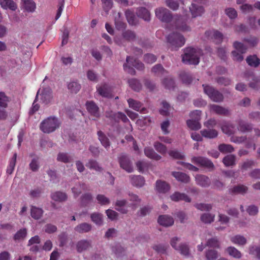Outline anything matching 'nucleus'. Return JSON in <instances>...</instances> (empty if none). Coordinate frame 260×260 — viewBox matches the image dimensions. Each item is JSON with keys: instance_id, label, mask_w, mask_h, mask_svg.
<instances>
[{"instance_id": "1", "label": "nucleus", "mask_w": 260, "mask_h": 260, "mask_svg": "<svg viewBox=\"0 0 260 260\" xmlns=\"http://www.w3.org/2000/svg\"><path fill=\"white\" fill-rule=\"evenodd\" d=\"M200 51L192 48H187L185 50L182 56V61L185 63L197 64L199 62Z\"/></svg>"}, {"instance_id": "2", "label": "nucleus", "mask_w": 260, "mask_h": 260, "mask_svg": "<svg viewBox=\"0 0 260 260\" xmlns=\"http://www.w3.org/2000/svg\"><path fill=\"white\" fill-rule=\"evenodd\" d=\"M59 125L57 119L49 117L44 120L41 124L40 128L44 133H50L54 131Z\"/></svg>"}, {"instance_id": "3", "label": "nucleus", "mask_w": 260, "mask_h": 260, "mask_svg": "<svg viewBox=\"0 0 260 260\" xmlns=\"http://www.w3.org/2000/svg\"><path fill=\"white\" fill-rule=\"evenodd\" d=\"M234 50L232 52V56L234 60L241 61L243 60V54L247 50V47L242 43L239 42H235L233 44Z\"/></svg>"}, {"instance_id": "4", "label": "nucleus", "mask_w": 260, "mask_h": 260, "mask_svg": "<svg viewBox=\"0 0 260 260\" xmlns=\"http://www.w3.org/2000/svg\"><path fill=\"white\" fill-rule=\"evenodd\" d=\"M201 112L196 110L190 113L191 119L187 121L188 127L193 130H198L201 128V124L199 122L200 119Z\"/></svg>"}, {"instance_id": "5", "label": "nucleus", "mask_w": 260, "mask_h": 260, "mask_svg": "<svg viewBox=\"0 0 260 260\" xmlns=\"http://www.w3.org/2000/svg\"><path fill=\"white\" fill-rule=\"evenodd\" d=\"M168 42L174 47H181L184 44L185 39L183 37L178 34L173 33L168 36L167 38Z\"/></svg>"}, {"instance_id": "6", "label": "nucleus", "mask_w": 260, "mask_h": 260, "mask_svg": "<svg viewBox=\"0 0 260 260\" xmlns=\"http://www.w3.org/2000/svg\"><path fill=\"white\" fill-rule=\"evenodd\" d=\"M52 99V92L49 88H40L38 90L36 96V99L41 100L45 104L49 103L51 102Z\"/></svg>"}, {"instance_id": "7", "label": "nucleus", "mask_w": 260, "mask_h": 260, "mask_svg": "<svg viewBox=\"0 0 260 260\" xmlns=\"http://www.w3.org/2000/svg\"><path fill=\"white\" fill-rule=\"evenodd\" d=\"M204 92L213 101L220 102L222 100V95L218 91H215L212 87L203 85Z\"/></svg>"}, {"instance_id": "8", "label": "nucleus", "mask_w": 260, "mask_h": 260, "mask_svg": "<svg viewBox=\"0 0 260 260\" xmlns=\"http://www.w3.org/2000/svg\"><path fill=\"white\" fill-rule=\"evenodd\" d=\"M156 17L162 21H168L171 17L170 12L166 8H159L155 10Z\"/></svg>"}, {"instance_id": "9", "label": "nucleus", "mask_w": 260, "mask_h": 260, "mask_svg": "<svg viewBox=\"0 0 260 260\" xmlns=\"http://www.w3.org/2000/svg\"><path fill=\"white\" fill-rule=\"evenodd\" d=\"M179 243V239L176 237L172 239L171 241V244L172 246L177 250H178L182 254L187 255L188 254V249L185 245L179 244L177 246V244Z\"/></svg>"}, {"instance_id": "10", "label": "nucleus", "mask_w": 260, "mask_h": 260, "mask_svg": "<svg viewBox=\"0 0 260 260\" xmlns=\"http://www.w3.org/2000/svg\"><path fill=\"white\" fill-rule=\"evenodd\" d=\"M21 7L28 12H33L36 9V3L33 0H21Z\"/></svg>"}, {"instance_id": "11", "label": "nucleus", "mask_w": 260, "mask_h": 260, "mask_svg": "<svg viewBox=\"0 0 260 260\" xmlns=\"http://www.w3.org/2000/svg\"><path fill=\"white\" fill-rule=\"evenodd\" d=\"M0 5L5 10H10L15 11L17 9L16 3L13 0H0Z\"/></svg>"}, {"instance_id": "12", "label": "nucleus", "mask_w": 260, "mask_h": 260, "mask_svg": "<svg viewBox=\"0 0 260 260\" xmlns=\"http://www.w3.org/2000/svg\"><path fill=\"white\" fill-rule=\"evenodd\" d=\"M190 11L193 17L201 16L204 11L202 6H199L195 3H193L191 5L190 7Z\"/></svg>"}, {"instance_id": "13", "label": "nucleus", "mask_w": 260, "mask_h": 260, "mask_svg": "<svg viewBox=\"0 0 260 260\" xmlns=\"http://www.w3.org/2000/svg\"><path fill=\"white\" fill-rule=\"evenodd\" d=\"M231 241L234 244L239 246H243L247 243V240L243 236L237 235L231 237Z\"/></svg>"}, {"instance_id": "14", "label": "nucleus", "mask_w": 260, "mask_h": 260, "mask_svg": "<svg viewBox=\"0 0 260 260\" xmlns=\"http://www.w3.org/2000/svg\"><path fill=\"white\" fill-rule=\"evenodd\" d=\"M120 167L127 172H131L133 170L132 164L126 156H122L120 158Z\"/></svg>"}, {"instance_id": "15", "label": "nucleus", "mask_w": 260, "mask_h": 260, "mask_svg": "<svg viewBox=\"0 0 260 260\" xmlns=\"http://www.w3.org/2000/svg\"><path fill=\"white\" fill-rule=\"evenodd\" d=\"M192 162L208 168H212L213 166V164L209 160L203 157H193Z\"/></svg>"}, {"instance_id": "16", "label": "nucleus", "mask_w": 260, "mask_h": 260, "mask_svg": "<svg viewBox=\"0 0 260 260\" xmlns=\"http://www.w3.org/2000/svg\"><path fill=\"white\" fill-rule=\"evenodd\" d=\"M131 66H133L140 70L142 69L143 68V64L141 62H139L136 59H134L131 57H128L126 58V63L124 66V68L126 70V68L127 67L130 68Z\"/></svg>"}, {"instance_id": "17", "label": "nucleus", "mask_w": 260, "mask_h": 260, "mask_svg": "<svg viewBox=\"0 0 260 260\" xmlns=\"http://www.w3.org/2000/svg\"><path fill=\"white\" fill-rule=\"evenodd\" d=\"M158 222L161 225L168 226L172 225L174 223V220L170 216L161 215L159 217Z\"/></svg>"}, {"instance_id": "18", "label": "nucleus", "mask_w": 260, "mask_h": 260, "mask_svg": "<svg viewBox=\"0 0 260 260\" xmlns=\"http://www.w3.org/2000/svg\"><path fill=\"white\" fill-rule=\"evenodd\" d=\"M225 251L231 256L235 258H240L242 257V253L237 248L233 246H230L228 247Z\"/></svg>"}, {"instance_id": "19", "label": "nucleus", "mask_w": 260, "mask_h": 260, "mask_svg": "<svg viewBox=\"0 0 260 260\" xmlns=\"http://www.w3.org/2000/svg\"><path fill=\"white\" fill-rule=\"evenodd\" d=\"M86 106L87 111L91 114L96 116H98L99 108L94 103L91 101L87 102L86 104Z\"/></svg>"}, {"instance_id": "20", "label": "nucleus", "mask_w": 260, "mask_h": 260, "mask_svg": "<svg viewBox=\"0 0 260 260\" xmlns=\"http://www.w3.org/2000/svg\"><path fill=\"white\" fill-rule=\"evenodd\" d=\"M172 175L179 181L187 183L189 181V177L186 174L179 172H174Z\"/></svg>"}, {"instance_id": "21", "label": "nucleus", "mask_w": 260, "mask_h": 260, "mask_svg": "<svg viewBox=\"0 0 260 260\" xmlns=\"http://www.w3.org/2000/svg\"><path fill=\"white\" fill-rule=\"evenodd\" d=\"M170 189L169 185L166 182L157 181L156 183V189L159 192H165Z\"/></svg>"}, {"instance_id": "22", "label": "nucleus", "mask_w": 260, "mask_h": 260, "mask_svg": "<svg viewBox=\"0 0 260 260\" xmlns=\"http://www.w3.org/2000/svg\"><path fill=\"white\" fill-rule=\"evenodd\" d=\"M144 152L145 155L151 159L158 160L161 158V156L156 153L152 148L147 147L145 149Z\"/></svg>"}, {"instance_id": "23", "label": "nucleus", "mask_w": 260, "mask_h": 260, "mask_svg": "<svg viewBox=\"0 0 260 260\" xmlns=\"http://www.w3.org/2000/svg\"><path fill=\"white\" fill-rule=\"evenodd\" d=\"M43 211L42 209L35 206L31 207L30 214L31 217L35 219H40L43 215Z\"/></svg>"}, {"instance_id": "24", "label": "nucleus", "mask_w": 260, "mask_h": 260, "mask_svg": "<svg viewBox=\"0 0 260 260\" xmlns=\"http://www.w3.org/2000/svg\"><path fill=\"white\" fill-rule=\"evenodd\" d=\"M51 198L56 202H62L67 200V196L63 192L57 191L51 194Z\"/></svg>"}, {"instance_id": "25", "label": "nucleus", "mask_w": 260, "mask_h": 260, "mask_svg": "<svg viewBox=\"0 0 260 260\" xmlns=\"http://www.w3.org/2000/svg\"><path fill=\"white\" fill-rule=\"evenodd\" d=\"M131 183L137 187H141L144 184L145 180L142 176H134L131 178Z\"/></svg>"}, {"instance_id": "26", "label": "nucleus", "mask_w": 260, "mask_h": 260, "mask_svg": "<svg viewBox=\"0 0 260 260\" xmlns=\"http://www.w3.org/2000/svg\"><path fill=\"white\" fill-rule=\"evenodd\" d=\"M171 198L173 201H178L180 200H184L186 202H190V199L185 194L176 192L171 196Z\"/></svg>"}, {"instance_id": "27", "label": "nucleus", "mask_w": 260, "mask_h": 260, "mask_svg": "<svg viewBox=\"0 0 260 260\" xmlns=\"http://www.w3.org/2000/svg\"><path fill=\"white\" fill-rule=\"evenodd\" d=\"M138 15L142 17L145 21H149L150 19V15L149 11L145 8H141L138 12Z\"/></svg>"}, {"instance_id": "28", "label": "nucleus", "mask_w": 260, "mask_h": 260, "mask_svg": "<svg viewBox=\"0 0 260 260\" xmlns=\"http://www.w3.org/2000/svg\"><path fill=\"white\" fill-rule=\"evenodd\" d=\"M246 61L249 66L253 67H256L259 64V60L255 55L248 56Z\"/></svg>"}, {"instance_id": "29", "label": "nucleus", "mask_w": 260, "mask_h": 260, "mask_svg": "<svg viewBox=\"0 0 260 260\" xmlns=\"http://www.w3.org/2000/svg\"><path fill=\"white\" fill-rule=\"evenodd\" d=\"M27 235V231L25 229H22L19 230L14 235V239L15 241H21L23 240Z\"/></svg>"}, {"instance_id": "30", "label": "nucleus", "mask_w": 260, "mask_h": 260, "mask_svg": "<svg viewBox=\"0 0 260 260\" xmlns=\"http://www.w3.org/2000/svg\"><path fill=\"white\" fill-rule=\"evenodd\" d=\"M203 136L207 138H214L217 136V132L214 129H205L201 131Z\"/></svg>"}, {"instance_id": "31", "label": "nucleus", "mask_w": 260, "mask_h": 260, "mask_svg": "<svg viewBox=\"0 0 260 260\" xmlns=\"http://www.w3.org/2000/svg\"><path fill=\"white\" fill-rule=\"evenodd\" d=\"M128 103L129 107L133 108L135 110H136L138 111L140 110L141 111H144L145 110V109H144V108H142V109H141V105L140 103H139L137 101H135L134 100L129 99L128 100Z\"/></svg>"}, {"instance_id": "32", "label": "nucleus", "mask_w": 260, "mask_h": 260, "mask_svg": "<svg viewBox=\"0 0 260 260\" xmlns=\"http://www.w3.org/2000/svg\"><path fill=\"white\" fill-rule=\"evenodd\" d=\"M98 91L101 95L108 97L110 96L111 89L107 85H104L103 86L98 87Z\"/></svg>"}, {"instance_id": "33", "label": "nucleus", "mask_w": 260, "mask_h": 260, "mask_svg": "<svg viewBox=\"0 0 260 260\" xmlns=\"http://www.w3.org/2000/svg\"><path fill=\"white\" fill-rule=\"evenodd\" d=\"M171 107L168 103L166 102H162L161 103V108L160 110V112L162 115H168L171 111Z\"/></svg>"}, {"instance_id": "34", "label": "nucleus", "mask_w": 260, "mask_h": 260, "mask_svg": "<svg viewBox=\"0 0 260 260\" xmlns=\"http://www.w3.org/2000/svg\"><path fill=\"white\" fill-rule=\"evenodd\" d=\"M68 87L71 92L77 93L80 89L81 86L77 82L72 81L68 84Z\"/></svg>"}, {"instance_id": "35", "label": "nucleus", "mask_w": 260, "mask_h": 260, "mask_svg": "<svg viewBox=\"0 0 260 260\" xmlns=\"http://www.w3.org/2000/svg\"><path fill=\"white\" fill-rule=\"evenodd\" d=\"M214 217V215L210 213H205L201 216V219L202 222L205 223H210L213 221Z\"/></svg>"}, {"instance_id": "36", "label": "nucleus", "mask_w": 260, "mask_h": 260, "mask_svg": "<svg viewBox=\"0 0 260 260\" xmlns=\"http://www.w3.org/2000/svg\"><path fill=\"white\" fill-rule=\"evenodd\" d=\"M196 180L199 184L203 186L207 185L209 182L208 178L202 175H197L196 177Z\"/></svg>"}, {"instance_id": "37", "label": "nucleus", "mask_w": 260, "mask_h": 260, "mask_svg": "<svg viewBox=\"0 0 260 260\" xmlns=\"http://www.w3.org/2000/svg\"><path fill=\"white\" fill-rule=\"evenodd\" d=\"M125 15L128 22L131 25H135L137 23L136 18L131 11H127Z\"/></svg>"}, {"instance_id": "38", "label": "nucleus", "mask_w": 260, "mask_h": 260, "mask_svg": "<svg viewBox=\"0 0 260 260\" xmlns=\"http://www.w3.org/2000/svg\"><path fill=\"white\" fill-rule=\"evenodd\" d=\"M151 122V119L149 117H142L139 118L136 122L137 124L143 127L145 125H149Z\"/></svg>"}, {"instance_id": "39", "label": "nucleus", "mask_w": 260, "mask_h": 260, "mask_svg": "<svg viewBox=\"0 0 260 260\" xmlns=\"http://www.w3.org/2000/svg\"><path fill=\"white\" fill-rule=\"evenodd\" d=\"M76 230L79 232H87L91 230V225L86 223H82L78 225Z\"/></svg>"}, {"instance_id": "40", "label": "nucleus", "mask_w": 260, "mask_h": 260, "mask_svg": "<svg viewBox=\"0 0 260 260\" xmlns=\"http://www.w3.org/2000/svg\"><path fill=\"white\" fill-rule=\"evenodd\" d=\"M91 218L93 222L98 225H101L103 222L102 215L99 213H93L91 215Z\"/></svg>"}, {"instance_id": "41", "label": "nucleus", "mask_w": 260, "mask_h": 260, "mask_svg": "<svg viewBox=\"0 0 260 260\" xmlns=\"http://www.w3.org/2000/svg\"><path fill=\"white\" fill-rule=\"evenodd\" d=\"M177 28L182 31H187L189 29V26L182 20H178L177 22Z\"/></svg>"}, {"instance_id": "42", "label": "nucleus", "mask_w": 260, "mask_h": 260, "mask_svg": "<svg viewBox=\"0 0 260 260\" xmlns=\"http://www.w3.org/2000/svg\"><path fill=\"white\" fill-rule=\"evenodd\" d=\"M16 154H15L14 155V157L10 161L9 165L7 170V173L11 174L13 172L16 164Z\"/></svg>"}, {"instance_id": "43", "label": "nucleus", "mask_w": 260, "mask_h": 260, "mask_svg": "<svg viewBox=\"0 0 260 260\" xmlns=\"http://www.w3.org/2000/svg\"><path fill=\"white\" fill-rule=\"evenodd\" d=\"M217 252L212 249H209L206 254V257L207 260H214L218 256Z\"/></svg>"}, {"instance_id": "44", "label": "nucleus", "mask_w": 260, "mask_h": 260, "mask_svg": "<svg viewBox=\"0 0 260 260\" xmlns=\"http://www.w3.org/2000/svg\"><path fill=\"white\" fill-rule=\"evenodd\" d=\"M154 147L158 152L161 154H165L167 152L166 146L159 142H155Z\"/></svg>"}, {"instance_id": "45", "label": "nucleus", "mask_w": 260, "mask_h": 260, "mask_svg": "<svg viewBox=\"0 0 260 260\" xmlns=\"http://www.w3.org/2000/svg\"><path fill=\"white\" fill-rule=\"evenodd\" d=\"M96 200L98 203L102 205H108L110 203L108 198L102 194H99L96 197Z\"/></svg>"}, {"instance_id": "46", "label": "nucleus", "mask_w": 260, "mask_h": 260, "mask_svg": "<svg viewBox=\"0 0 260 260\" xmlns=\"http://www.w3.org/2000/svg\"><path fill=\"white\" fill-rule=\"evenodd\" d=\"M225 13L231 19H235L237 17V13L233 8H230L225 9Z\"/></svg>"}, {"instance_id": "47", "label": "nucleus", "mask_w": 260, "mask_h": 260, "mask_svg": "<svg viewBox=\"0 0 260 260\" xmlns=\"http://www.w3.org/2000/svg\"><path fill=\"white\" fill-rule=\"evenodd\" d=\"M223 162L226 166H232L235 162V157L233 155H228L223 158Z\"/></svg>"}, {"instance_id": "48", "label": "nucleus", "mask_w": 260, "mask_h": 260, "mask_svg": "<svg viewBox=\"0 0 260 260\" xmlns=\"http://www.w3.org/2000/svg\"><path fill=\"white\" fill-rule=\"evenodd\" d=\"M98 135L99 140L101 142L103 145L106 148L109 146V142L107 138L105 136H104L101 132L98 133Z\"/></svg>"}, {"instance_id": "49", "label": "nucleus", "mask_w": 260, "mask_h": 260, "mask_svg": "<svg viewBox=\"0 0 260 260\" xmlns=\"http://www.w3.org/2000/svg\"><path fill=\"white\" fill-rule=\"evenodd\" d=\"M249 253L251 254L256 256L260 259V247L251 246L249 247Z\"/></svg>"}, {"instance_id": "50", "label": "nucleus", "mask_w": 260, "mask_h": 260, "mask_svg": "<svg viewBox=\"0 0 260 260\" xmlns=\"http://www.w3.org/2000/svg\"><path fill=\"white\" fill-rule=\"evenodd\" d=\"M219 149L224 153L231 152L233 150V148L230 145L222 144L219 146Z\"/></svg>"}, {"instance_id": "51", "label": "nucleus", "mask_w": 260, "mask_h": 260, "mask_svg": "<svg viewBox=\"0 0 260 260\" xmlns=\"http://www.w3.org/2000/svg\"><path fill=\"white\" fill-rule=\"evenodd\" d=\"M107 216L111 220H115L117 218L118 214L114 210L108 209L106 211Z\"/></svg>"}, {"instance_id": "52", "label": "nucleus", "mask_w": 260, "mask_h": 260, "mask_svg": "<svg viewBox=\"0 0 260 260\" xmlns=\"http://www.w3.org/2000/svg\"><path fill=\"white\" fill-rule=\"evenodd\" d=\"M170 123L169 120H165L161 124V129L162 132L165 134H168L169 133V128Z\"/></svg>"}, {"instance_id": "53", "label": "nucleus", "mask_w": 260, "mask_h": 260, "mask_svg": "<svg viewBox=\"0 0 260 260\" xmlns=\"http://www.w3.org/2000/svg\"><path fill=\"white\" fill-rule=\"evenodd\" d=\"M211 110L219 114H224L226 111L223 108L216 105H213L211 106Z\"/></svg>"}, {"instance_id": "54", "label": "nucleus", "mask_w": 260, "mask_h": 260, "mask_svg": "<svg viewBox=\"0 0 260 260\" xmlns=\"http://www.w3.org/2000/svg\"><path fill=\"white\" fill-rule=\"evenodd\" d=\"M126 205V201L124 200H118L115 203L117 210L121 211L122 213H125L126 211L122 210L121 208L124 207Z\"/></svg>"}, {"instance_id": "55", "label": "nucleus", "mask_w": 260, "mask_h": 260, "mask_svg": "<svg viewBox=\"0 0 260 260\" xmlns=\"http://www.w3.org/2000/svg\"><path fill=\"white\" fill-rule=\"evenodd\" d=\"M8 101V98L4 93H0V106L6 107Z\"/></svg>"}, {"instance_id": "56", "label": "nucleus", "mask_w": 260, "mask_h": 260, "mask_svg": "<svg viewBox=\"0 0 260 260\" xmlns=\"http://www.w3.org/2000/svg\"><path fill=\"white\" fill-rule=\"evenodd\" d=\"M196 208L202 211H206L210 210L212 207L209 204H198L196 205Z\"/></svg>"}, {"instance_id": "57", "label": "nucleus", "mask_w": 260, "mask_h": 260, "mask_svg": "<svg viewBox=\"0 0 260 260\" xmlns=\"http://www.w3.org/2000/svg\"><path fill=\"white\" fill-rule=\"evenodd\" d=\"M129 84L135 90H138L139 89L140 84L137 80L132 79L129 81Z\"/></svg>"}, {"instance_id": "58", "label": "nucleus", "mask_w": 260, "mask_h": 260, "mask_svg": "<svg viewBox=\"0 0 260 260\" xmlns=\"http://www.w3.org/2000/svg\"><path fill=\"white\" fill-rule=\"evenodd\" d=\"M167 5L173 10H176L178 7V4L174 0H166Z\"/></svg>"}, {"instance_id": "59", "label": "nucleus", "mask_w": 260, "mask_h": 260, "mask_svg": "<svg viewBox=\"0 0 260 260\" xmlns=\"http://www.w3.org/2000/svg\"><path fill=\"white\" fill-rule=\"evenodd\" d=\"M247 190V187L244 185H238L234 188V191L236 193H243Z\"/></svg>"}, {"instance_id": "60", "label": "nucleus", "mask_w": 260, "mask_h": 260, "mask_svg": "<svg viewBox=\"0 0 260 260\" xmlns=\"http://www.w3.org/2000/svg\"><path fill=\"white\" fill-rule=\"evenodd\" d=\"M212 37L218 43L221 41L222 38V34L218 31H214L212 32Z\"/></svg>"}, {"instance_id": "61", "label": "nucleus", "mask_w": 260, "mask_h": 260, "mask_svg": "<svg viewBox=\"0 0 260 260\" xmlns=\"http://www.w3.org/2000/svg\"><path fill=\"white\" fill-rule=\"evenodd\" d=\"M207 245L210 248L218 247L219 246L218 241L215 239H212L208 241Z\"/></svg>"}, {"instance_id": "62", "label": "nucleus", "mask_w": 260, "mask_h": 260, "mask_svg": "<svg viewBox=\"0 0 260 260\" xmlns=\"http://www.w3.org/2000/svg\"><path fill=\"white\" fill-rule=\"evenodd\" d=\"M170 156L175 158H182L184 157L183 153L178 152L177 151H172L169 152Z\"/></svg>"}, {"instance_id": "63", "label": "nucleus", "mask_w": 260, "mask_h": 260, "mask_svg": "<svg viewBox=\"0 0 260 260\" xmlns=\"http://www.w3.org/2000/svg\"><path fill=\"white\" fill-rule=\"evenodd\" d=\"M144 60L149 63H152L156 60L155 56L153 54H147L145 56Z\"/></svg>"}, {"instance_id": "64", "label": "nucleus", "mask_w": 260, "mask_h": 260, "mask_svg": "<svg viewBox=\"0 0 260 260\" xmlns=\"http://www.w3.org/2000/svg\"><path fill=\"white\" fill-rule=\"evenodd\" d=\"M88 245V243L86 241H81L78 243L77 249L79 251H81L85 249Z\"/></svg>"}]
</instances>
